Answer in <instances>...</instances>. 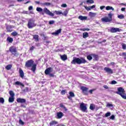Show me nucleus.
<instances>
[{
  "label": "nucleus",
  "mask_w": 126,
  "mask_h": 126,
  "mask_svg": "<svg viewBox=\"0 0 126 126\" xmlns=\"http://www.w3.org/2000/svg\"><path fill=\"white\" fill-rule=\"evenodd\" d=\"M36 11H38V12H42H42V15H44V14L45 13V14H47V15H49V16H55V14L52 13V12H51L50 10L48 9L47 8H44L43 9H42V8L37 7L36 8Z\"/></svg>",
  "instance_id": "obj_1"
},
{
  "label": "nucleus",
  "mask_w": 126,
  "mask_h": 126,
  "mask_svg": "<svg viewBox=\"0 0 126 126\" xmlns=\"http://www.w3.org/2000/svg\"><path fill=\"white\" fill-rule=\"evenodd\" d=\"M87 63V61L85 60V59L83 58H73L72 61L71 63L72 64H81V63Z\"/></svg>",
  "instance_id": "obj_2"
},
{
  "label": "nucleus",
  "mask_w": 126,
  "mask_h": 126,
  "mask_svg": "<svg viewBox=\"0 0 126 126\" xmlns=\"http://www.w3.org/2000/svg\"><path fill=\"white\" fill-rule=\"evenodd\" d=\"M116 94H118V95H120V96L123 98V99H126V91L125 89L122 87H120L118 88V91L116 92Z\"/></svg>",
  "instance_id": "obj_3"
},
{
  "label": "nucleus",
  "mask_w": 126,
  "mask_h": 126,
  "mask_svg": "<svg viewBox=\"0 0 126 126\" xmlns=\"http://www.w3.org/2000/svg\"><path fill=\"white\" fill-rule=\"evenodd\" d=\"M9 52L11 53L13 55L14 57H18L19 56V53L17 52V50L16 49V47L14 46H11L9 48Z\"/></svg>",
  "instance_id": "obj_4"
},
{
  "label": "nucleus",
  "mask_w": 126,
  "mask_h": 126,
  "mask_svg": "<svg viewBox=\"0 0 126 126\" xmlns=\"http://www.w3.org/2000/svg\"><path fill=\"white\" fill-rule=\"evenodd\" d=\"M35 20L33 19H30L28 23V27L29 29L33 28V27H36V24H35Z\"/></svg>",
  "instance_id": "obj_5"
},
{
  "label": "nucleus",
  "mask_w": 126,
  "mask_h": 126,
  "mask_svg": "<svg viewBox=\"0 0 126 126\" xmlns=\"http://www.w3.org/2000/svg\"><path fill=\"white\" fill-rule=\"evenodd\" d=\"M80 110L84 113H87V104L82 103L80 105Z\"/></svg>",
  "instance_id": "obj_6"
},
{
  "label": "nucleus",
  "mask_w": 126,
  "mask_h": 126,
  "mask_svg": "<svg viewBox=\"0 0 126 126\" xmlns=\"http://www.w3.org/2000/svg\"><path fill=\"white\" fill-rule=\"evenodd\" d=\"M110 32L111 33H117V32H121L122 31V29H120L119 28H114L111 27L110 28V29L109 30Z\"/></svg>",
  "instance_id": "obj_7"
},
{
  "label": "nucleus",
  "mask_w": 126,
  "mask_h": 126,
  "mask_svg": "<svg viewBox=\"0 0 126 126\" xmlns=\"http://www.w3.org/2000/svg\"><path fill=\"white\" fill-rule=\"evenodd\" d=\"M33 64H34V61H33V60H30L28 61L26 63L25 65L27 67H31V66H32V65Z\"/></svg>",
  "instance_id": "obj_8"
},
{
  "label": "nucleus",
  "mask_w": 126,
  "mask_h": 126,
  "mask_svg": "<svg viewBox=\"0 0 126 126\" xmlns=\"http://www.w3.org/2000/svg\"><path fill=\"white\" fill-rule=\"evenodd\" d=\"M5 27L7 32H12L13 30L12 28H14V26L11 25H8L7 24H5Z\"/></svg>",
  "instance_id": "obj_9"
},
{
  "label": "nucleus",
  "mask_w": 126,
  "mask_h": 126,
  "mask_svg": "<svg viewBox=\"0 0 126 126\" xmlns=\"http://www.w3.org/2000/svg\"><path fill=\"white\" fill-rule=\"evenodd\" d=\"M81 89L83 93L85 95H87L88 94V88L85 87H81Z\"/></svg>",
  "instance_id": "obj_10"
},
{
  "label": "nucleus",
  "mask_w": 126,
  "mask_h": 126,
  "mask_svg": "<svg viewBox=\"0 0 126 126\" xmlns=\"http://www.w3.org/2000/svg\"><path fill=\"white\" fill-rule=\"evenodd\" d=\"M104 70L106 71V72H107V73H109L110 74H112V73H113V70L109 67H104Z\"/></svg>",
  "instance_id": "obj_11"
},
{
  "label": "nucleus",
  "mask_w": 126,
  "mask_h": 126,
  "mask_svg": "<svg viewBox=\"0 0 126 126\" xmlns=\"http://www.w3.org/2000/svg\"><path fill=\"white\" fill-rule=\"evenodd\" d=\"M52 71H53V68L49 67V68H47L45 70V74L48 75L50 74V73H51V72H52Z\"/></svg>",
  "instance_id": "obj_12"
},
{
  "label": "nucleus",
  "mask_w": 126,
  "mask_h": 126,
  "mask_svg": "<svg viewBox=\"0 0 126 126\" xmlns=\"http://www.w3.org/2000/svg\"><path fill=\"white\" fill-rule=\"evenodd\" d=\"M17 102L18 103H21L22 104L23 103H26V99L24 98H17Z\"/></svg>",
  "instance_id": "obj_13"
},
{
  "label": "nucleus",
  "mask_w": 126,
  "mask_h": 126,
  "mask_svg": "<svg viewBox=\"0 0 126 126\" xmlns=\"http://www.w3.org/2000/svg\"><path fill=\"white\" fill-rule=\"evenodd\" d=\"M61 32H62V29H60L58 30L57 31H55V32H53L52 33V34L55 35V36H57V35H59V34H60Z\"/></svg>",
  "instance_id": "obj_14"
},
{
  "label": "nucleus",
  "mask_w": 126,
  "mask_h": 126,
  "mask_svg": "<svg viewBox=\"0 0 126 126\" xmlns=\"http://www.w3.org/2000/svg\"><path fill=\"white\" fill-rule=\"evenodd\" d=\"M101 21L102 22H111V20H109V18L108 17H105L102 18Z\"/></svg>",
  "instance_id": "obj_15"
},
{
  "label": "nucleus",
  "mask_w": 126,
  "mask_h": 126,
  "mask_svg": "<svg viewBox=\"0 0 126 126\" xmlns=\"http://www.w3.org/2000/svg\"><path fill=\"white\" fill-rule=\"evenodd\" d=\"M19 73L20 77L21 78H23L24 77V72L21 68L19 69Z\"/></svg>",
  "instance_id": "obj_16"
},
{
  "label": "nucleus",
  "mask_w": 126,
  "mask_h": 126,
  "mask_svg": "<svg viewBox=\"0 0 126 126\" xmlns=\"http://www.w3.org/2000/svg\"><path fill=\"white\" fill-rule=\"evenodd\" d=\"M89 15L91 17V18H93V17H95L96 15H97V13H93L92 12H90Z\"/></svg>",
  "instance_id": "obj_17"
},
{
  "label": "nucleus",
  "mask_w": 126,
  "mask_h": 126,
  "mask_svg": "<svg viewBox=\"0 0 126 126\" xmlns=\"http://www.w3.org/2000/svg\"><path fill=\"white\" fill-rule=\"evenodd\" d=\"M61 59L62 61H66L67 60V56L66 55L64 54L63 55H61Z\"/></svg>",
  "instance_id": "obj_18"
},
{
  "label": "nucleus",
  "mask_w": 126,
  "mask_h": 126,
  "mask_svg": "<svg viewBox=\"0 0 126 126\" xmlns=\"http://www.w3.org/2000/svg\"><path fill=\"white\" fill-rule=\"evenodd\" d=\"M79 19H80V20H82V21H83V20H87V17L86 16H83L82 15H80L78 17Z\"/></svg>",
  "instance_id": "obj_19"
},
{
  "label": "nucleus",
  "mask_w": 126,
  "mask_h": 126,
  "mask_svg": "<svg viewBox=\"0 0 126 126\" xmlns=\"http://www.w3.org/2000/svg\"><path fill=\"white\" fill-rule=\"evenodd\" d=\"M63 116V112H58L57 113V117L58 119H62Z\"/></svg>",
  "instance_id": "obj_20"
},
{
  "label": "nucleus",
  "mask_w": 126,
  "mask_h": 126,
  "mask_svg": "<svg viewBox=\"0 0 126 126\" xmlns=\"http://www.w3.org/2000/svg\"><path fill=\"white\" fill-rule=\"evenodd\" d=\"M36 66H37V64H33L32 66L31 70H32V72H35L36 71Z\"/></svg>",
  "instance_id": "obj_21"
},
{
  "label": "nucleus",
  "mask_w": 126,
  "mask_h": 126,
  "mask_svg": "<svg viewBox=\"0 0 126 126\" xmlns=\"http://www.w3.org/2000/svg\"><path fill=\"white\" fill-rule=\"evenodd\" d=\"M93 58L94 61H98L99 60V56L96 54H92Z\"/></svg>",
  "instance_id": "obj_22"
},
{
  "label": "nucleus",
  "mask_w": 126,
  "mask_h": 126,
  "mask_svg": "<svg viewBox=\"0 0 126 126\" xmlns=\"http://www.w3.org/2000/svg\"><path fill=\"white\" fill-rule=\"evenodd\" d=\"M6 41H7V42H8V43H12L13 42V38L8 36L7 38Z\"/></svg>",
  "instance_id": "obj_23"
},
{
  "label": "nucleus",
  "mask_w": 126,
  "mask_h": 126,
  "mask_svg": "<svg viewBox=\"0 0 126 126\" xmlns=\"http://www.w3.org/2000/svg\"><path fill=\"white\" fill-rule=\"evenodd\" d=\"M14 101V97L10 96V97H9L8 102L9 103H13Z\"/></svg>",
  "instance_id": "obj_24"
},
{
  "label": "nucleus",
  "mask_w": 126,
  "mask_h": 126,
  "mask_svg": "<svg viewBox=\"0 0 126 126\" xmlns=\"http://www.w3.org/2000/svg\"><path fill=\"white\" fill-rule=\"evenodd\" d=\"M89 34H88V32H84L83 33V38H84V39H86V38H87V37H89Z\"/></svg>",
  "instance_id": "obj_25"
},
{
  "label": "nucleus",
  "mask_w": 126,
  "mask_h": 126,
  "mask_svg": "<svg viewBox=\"0 0 126 126\" xmlns=\"http://www.w3.org/2000/svg\"><path fill=\"white\" fill-rule=\"evenodd\" d=\"M33 39H34L35 42H38L39 41V35H33Z\"/></svg>",
  "instance_id": "obj_26"
},
{
  "label": "nucleus",
  "mask_w": 126,
  "mask_h": 126,
  "mask_svg": "<svg viewBox=\"0 0 126 126\" xmlns=\"http://www.w3.org/2000/svg\"><path fill=\"white\" fill-rule=\"evenodd\" d=\"M40 4H42V5H44L46 6H50V5H51V3L48 2H45L44 3H40Z\"/></svg>",
  "instance_id": "obj_27"
},
{
  "label": "nucleus",
  "mask_w": 126,
  "mask_h": 126,
  "mask_svg": "<svg viewBox=\"0 0 126 126\" xmlns=\"http://www.w3.org/2000/svg\"><path fill=\"white\" fill-rule=\"evenodd\" d=\"M106 10H115V9H114V8H113V7L112 6H107L106 7Z\"/></svg>",
  "instance_id": "obj_28"
},
{
  "label": "nucleus",
  "mask_w": 126,
  "mask_h": 126,
  "mask_svg": "<svg viewBox=\"0 0 126 126\" xmlns=\"http://www.w3.org/2000/svg\"><path fill=\"white\" fill-rule=\"evenodd\" d=\"M95 108V106L94 104H91L90 106V110H92V111H93L94 110Z\"/></svg>",
  "instance_id": "obj_29"
},
{
  "label": "nucleus",
  "mask_w": 126,
  "mask_h": 126,
  "mask_svg": "<svg viewBox=\"0 0 126 126\" xmlns=\"http://www.w3.org/2000/svg\"><path fill=\"white\" fill-rule=\"evenodd\" d=\"M54 13H56L57 15H61V14H63V12H62L61 11L56 10L54 12Z\"/></svg>",
  "instance_id": "obj_30"
},
{
  "label": "nucleus",
  "mask_w": 126,
  "mask_h": 126,
  "mask_svg": "<svg viewBox=\"0 0 126 126\" xmlns=\"http://www.w3.org/2000/svg\"><path fill=\"white\" fill-rule=\"evenodd\" d=\"M108 19L110 20V21L113 20V14L112 13H109L108 14Z\"/></svg>",
  "instance_id": "obj_31"
},
{
  "label": "nucleus",
  "mask_w": 126,
  "mask_h": 126,
  "mask_svg": "<svg viewBox=\"0 0 126 126\" xmlns=\"http://www.w3.org/2000/svg\"><path fill=\"white\" fill-rule=\"evenodd\" d=\"M68 14V10H65L64 12L63 13L62 15H64V16H66Z\"/></svg>",
  "instance_id": "obj_32"
},
{
  "label": "nucleus",
  "mask_w": 126,
  "mask_h": 126,
  "mask_svg": "<svg viewBox=\"0 0 126 126\" xmlns=\"http://www.w3.org/2000/svg\"><path fill=\"white\" fill-rule=\"evenodd\" d=\"M92 55L93 54H90L87 56V59H88L89 61H91V60H92V58H93Z\"/></svg>",
  "instance_id": "obj_33"
},
{
  "label": "nucleus",
  "mask_w": 126,
  "mask_h": 126,
  "mask_svg": "<svg viewBox=\"0 0 126 126\" xmlns=\"http://www.w3.org/2000/svg\"><path fill=\"white\" fill-rule=\"evenodd\" d=\"M58 124V122L56 121H52L50 123L49 125L50 126H55V125H57Z\"/></svg>",
  "instance_id": "obj_34"
},
{
  "label": "nucleus",
  "mask_w": 126,
  "mask_h": 126,
  "mask_svg": "<svg viewBox=\"0 0 126 126\" xmlns=\"http://www.w3.org/2000/svg\"><path fill=\"white\" fill-rule=\"evenodd\" d=\"M15 85H21V86H24V85L19 81H17L15 83Z\"/></svg>",
  "instance_id": "obj_35"
},
{
  "label": "nucleus",
  "mask_w": 126,
  "mask_h": 126,
  "mask_svg": "<svg viewBox=\"0 0 126 126\" xmlns=\"http://www.w3.org/2000/svg\"><path fill=\"white\" fill-rule=\"evenodd\" d=\"M9 94H10L11 97H14L15 96L14 93H13V91H10L9 92Z\"/></svg>",
  "instance_id": "obj_36"
},
{
  "label": "nucleus",
  "mask_w": 126,
  "mask_h": 126,
  "mask_svg": "<svg viewBox=\"0 0 126 126\" xmlns=\"http://www.w3.org/2000/svg\"><path fill=\"white\" fill-rule=\"evenodd\" d=\"M118 18H119V19H124L125 18V16L123 14L119 15L118 16Z\"/></svg>",
  "instance_id": "obj_37"
},
{
  "label": "nucleus",
  "mask_w": 126,
  "mask_h": 126,
  "mask_svg": "<svg viewBox=\"0 0 126 126\" xmlns=\"http://www.w3.org/2000/svg\"><path fill=\"white\" fill-rule=\"evenodd\" d=\"M12 36H13L14 37H15V36H17L18 35V33L16 32H13L11 33Z\"/></svg>",
  "instance_id": "obj_38"
},
{
  "label": "nucleus",
  "mask_w": 126,
  "mask_h": 126,
  "mask_svg": "<svg viewBox=\"0 0 126 126\" xmlns=\"http://www.w3.org/2000/svg\"><path fill=\"white\" fill-rule=\"evenodd\" d=\"M29 91V88H28V87L25 88L23 90V92H24V93H26L28 92Z\"/></svg>",
  "instance_id": "obj_39"
},
{
  "label": "nucleus",
  "mask_w": 126,
  "mask_h": 126,
  "mask_svg": "<svg viewBox=\"0 0 126 126\" xmlns=\"http://www.w3.org/2000/svg\"><path fill=\"white\" fill-rule=\"evenodd\" d=\"M84 7H85V9H86V10H87V11H89V10H91V8H90V6H84Z\"/></svg>",
  "instance_id": "obj_40"
},
{
  "label": "nucleus",
  "mask_w": 126,
  "mask_h": 126,
  "mask_svg": "<svg viewBox=\"0 0 126 126\" xmlns=\"http://www.w3.org/2000/svg\"><path fill=\"white\" fill-rule=\"evenodd\" d=\"M87 3H94V0H87Z\"/></svg>",
  "instance_id": "obj_41"
},
{
  "label": "nucleus",
  "mask_w": 126,
  "mask_h": 126,
  "mask_svg": "<svg viewBox=\"0 0 126 126\" xmlns=\"http://www.w3.org/2000/svg\"><path fill=\"white\" fill-rule=\"evenodd\" d=\"M11 65L8 64L6 66V69H7V70H9L11 68Z\"/></svg>",
  "instance_id": "obj_42"
},
{
  "label": "nucleus",
  "mask_w": 126,
  "mask_h": 126,
  "mask_svg": "<svg viewBox=\"0 0 126 126\" xmlns=\"http://www.w3.org/2000/svg\"><path fill=\"white\" fill-rule=\"evenodd\" d=\"M69 96L70 97H74V93H73L72 92H70L69 93Z\"/></svg>",
  "instance_id": "obj_43"
},
{
  "label": "nucleus",
  "mask_w": 126,
  "mask_h": 126,
  "mask_svg": "<svg viewBox=\"0 0 126 126\" xmlns=\"http://www.w3.org/2000/svg\"><path fill=\"white\" fill-rule=\"evenodd\" d=\"M0 103L3 104L4 103V99L2 97H0Z\"/></svg>",
  "instance_id": "obj_44"
},
{
  "label": "nucleus",
  "mask_w": 126,
  "mask_h": 126,
  "mask_svg": "<svg viewBox=\"0 0 126 126\" xmlns=\"http://www.w3.org/2000/svg\"><path fill=\"white\" fill-rule=\"evenodd\" d=\"M111 116V112H107L105 114V117L107 118V117H110Z\"/></svg>",
  "instance_id": "obj_45"
},
{
  "label": "nucleus",
  "mask_w": 126,
  "mask_h": 126,
  "mask_svg": "<svg viewBox=\"0 0 126 126\" xmlns=\"http://www.w3.org/2000/svg\"><path fill=\"white\" fill-rule=\"evenodd\" d=\"M65 92H66V90H63L61 91V94L62 95H64L65 94Z\"/></svg>",
  "instance_id": "obj_46"
},
{
  "label": "nucleus",
  "mask_w": 126,
  "mask_h": 126,
  "mask_svg": "<svg viewBox=\"0 0 126 126\" xmlns=\"http://www.w3.org/2000/svg\"><path fill=\"white\" fill-rule=\"evenodd\" d=\"M19 124H20V125H22V126L24 125V122H23V121H22V120H21V119L19 120Z\"/></svg>",
  "instance_id": "obj_47"
},
{
  "label": "nucleus",
  "mask_w": 126,
  "mask_h": 126,
  "mask_svg": "<svg viewBox=\"0 0 126 126\" xmlns=\"http://www.w3.org/2000/svg\"><path fill=\"white\" fill-rule=\"evenodd\" d=\"M54 23H55V21H54V20L50 21L49 22V24L50 25H52V24H54Z\"/></svg>",
  "instance_id": "obj_48"
},
{
  "label": "nucleus",
  "mask_w": 126,
  "mask_h": 126,
  "mask_svg": "<svg viewBox=\"0 0 126 126\" xmlns=\"http://www.w3.org/2000/svg\"><path fill=\"white\" fill-rule=\"evenodd\" d=\"M106 107H113V104L112 103H108L106 105Z\"/></svg>",
  "instance_id": "obj_49"
},
{
  "label": "nucleus",
  "mask_w": 126,
  "mask_h": 126,
  "mask_svg": "<svg viewBox=\"0 0 126 126\" xmlns=\"http://www.w3.org/2000/svg\"><path fill=\"white\" fill-rule=\"evenodd\" d=\"M82 30V31H89L90 29L88 28H84V29H83Z\"/></svg>",
  "instance_id": "obj_50"
},
{
  "label": "nucleus",
  "mask_w": 126,
  "mask_h": 126,
  "mask_svg": "<svg viewBox=\"0 0 126 126\" xmlns=\"http://www.w3.org/2000/svg\"><path fill=\"white\" fill-rule=\"evenodd\" d=\"M62 7H67V5H66V4L65 3H64V4H63L62 5H61Z\"/></svg>",
  "instance_id": "obj_51"
},
{
  "label": "nucleus",
  "mask_w": 126,
  "mask_h": 126,
  "mask_svg": "<svg viewBox=\"0 0 126 126\" xmlns=\"http://www.w3.org/2000/svg\"><path fill=\"white\" fill-rule=\"evenodd\" d=\"M90 7L91 9H93V8H95V7H96V5H93L92 6H90Z\"/></svg>",
  "instance_id": "obj_52"
},
{
  "label": "nucleus",
  "mask_w": 126,
  "mask_h": 126,
  "mask_svg": "<svg viewBox=\"0 0 126 126\" xmlns=\"http://www.w3.org/2000/svg\"><path fill=\"white\" fill-rule=\"evenodd\" d=\"M111 84H117V81L113 80L111 81Z\"/></svg>",
  "instance_id": "obj_53"
},
{
  "label": "nucleus",
  "mask_w": 126,
  "mask_h": 126,
  "mask_svg": "<svg viewBox=\"0 0 126 126\" xmlns=\"http://www.w3.org/2000/svg\"><path fill=\"white\" fill-rule=\"evenodd\" d=\"M60 107L61 108H63V109H65H65H66V108H65V106H64V105H63V104H60Z\"/></svg>",
  "instance_id": "obj_54"
},
{
  "label": "nucleus",
  "mask_w": 126,
  "mask_h": 126,
  "mask_svg": "<svg viewBox=\"0 0 126 126\" xmlns=\"http://www.w3.org/2000/svg\"><path fill=\"white\" fill-rule=\"evenodd\" d=\"M122 48H123V50H126V44H123L122 45Z\"/></svg>",
  "instance_id": "obj_55"
},
{
  "label": "nucleus",
  "mask_w": 126,
  "mask_h": 126,
  "mask_svg": "<svg viewBox=\"0 0 126 126\" xmlns=\"http://www.w3.org/2000/svg\"><path fill=\"white\" fill-rule=\"evenodd\" d=\"M110 119H111V120H115V116H114V115H112V116L110 117Z\"/></svg>",
  "instance_id": "obj_56"
},
{
  "label": "nucleus",
  "mask_w": 126,
  "mask_h": 126,
  "mask_svg": "<svg viewBox=\"0 0 126 126\" xmlns=\"http://www.w3.org/2000/svg\"><path fill=\"white\" fill-rule=\"evenodd\" d=\"M48 75H49V76L50 77H54L55 76V75L53 74H52V73H49Z\"/></svg>",
  "instance_id": "obj_57"
},
{
  "label": "nucleus",
  "mask_w": 126,
  "mask_h": 126,
  "mask_svg": "<svg viewBox=\"0 0 126 126\" xmlns=\"http://www.w3.org/2000/svg\"><path fill=\"white\" fill-rule=\"evenodd\" d=\"M105 7H106V6H101L100 7V9H101V10H102L104 9V8H105Z\"/></svg>",
  "instance_id": "obj_58"
},
{
  "label": "nucleus",
  "mask_w": 126,
  "mask_h": 126,
  "mask_svg": "<svg viewBox=\"0 0 126 126\" xmlns=\"http://www.w3.org/2000/svg\"><path fill=\"white\" fill-rule=\"evenodd\" d=\"M32 9H33V6H30L29 7V10H32Z\"/></svg>",
  "instance_id": "obj_59"
},
{
  "label": "nucleus",
  "mask_w": 126,
  "mask_h": 126,
  "mask_svg": "<svg viewBox=\"0 0 126 126\" xmlns=\"http://www.w3.org/2000/svg\"><path fill=\"white\" fill-rule=\"evenodd\" d=\"M35 47L34 46H32V47L30 48V51H33Z\"/></svg>",
  "instance_id": "obj_60"
},
{
  "label": "nucleus",
  "mask_w": 126,
  "mask_h": 126,
  "mask_svg": "<svg viewBox=\"0 0 126 126\" xmlns=\"http://www.w3.org/2000/svg\"><path fill=\"white\" fill-rule=\"evenodd\" d=\"M94 90H90L89 91V92L90 93V94H92L93 93V91H94Z\"/></svg>",
  "instance_id": "obj_61"
},
{
  "label": "nucleus",
  "mask_w": 126,
  "mask_h": 126,
  "mask_svg": "<svg viewBox=\"0 0 126 126\" xmlns=\"http://www.w3.org/2000/svg\"><path fill=\"white\" fill-rule=\"evenodd\" d=\"M104 88H105V89H109V87L107 86V85H104L103 86Z\"/></svg>",
  "instance_id": "obj_62"
},
{
  "label": "nucleus",
  "mask_w": 126,
  "mask_h": 126,
  "mask_svg": "<svg viewBox=\"0 0 126 126\" xmlns=\"http://www.w3.org/2000/svg\"><path fill=\"white\" fill-rule=\"evenodd\" d=\"M43 37L44 38L43 40H46L47 38V37L45 34Z\"/></svg>",
  "instance_id": "obj_63"
},
{
  "label": "nucleus",
  "mask_w": 126,
  "mask_h": 126,
  "mask_svg": "<svg viewBox=\"0 0 126 126\" xmlns=\"http://www.w3.org/2000/svg\"><path fill=\"white\" fill-rule=\"evenodd\" d=\"M122 56H124V57H126V53H122Z\"/></svg>",
  "instance_id": "obj_64"
}]
</instances>
